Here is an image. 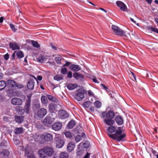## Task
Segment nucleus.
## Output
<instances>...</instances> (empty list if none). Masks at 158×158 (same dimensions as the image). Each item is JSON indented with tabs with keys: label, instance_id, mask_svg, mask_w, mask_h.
Wrapping results in <instances>:
<instances>
[{
	"label": "nucleus",
	"instance_id": "69168bd1",
	"mask_svg": "<svg viewBox=\"0 0 158 158\" xmlns=\"http://www.w3.org/2000/svg\"><path fill=\"white\" fill-rule=\"evenodd\" d=\"M27 56H26L25 58L24 59V62H25V63H24V65H26L27 64Z\"/></svg>",
	"mask_w": 158,
	"mask_h": 158
},
{
	"label": "nucleus",
	"instance_id": "3c124183",
	"mask_svg": "<svg viewBox=\"0 0 158 158\" xmlns=\"http://www.w3.org/2000/svg\"><path fill=\"white\" fill-rule=\"evenodd\" d=\"M67 77L69 78H71L72 77V73L71 72H70L68 73Z\"/></svg>",
	"mask_w": 158,
	"mask_h": 158
},
{
	"label": "nucleus",
	"instance_id": "f704fd0d",
	"mask_svg": "<svg viewBox=\"0 0 158 158\" xmlns=\"http://www.w3.org/2000/svg\"><path fill=\"white\" fill-rule=\"evenodd\" d=\"M94 106L97 108H100L101 106L102 103L99 101H97L94 103Z\"/></svg>",
	"mask_w": 158,
	"mask_h": 158
},
{
	"label": "nucleus",
	"instance_id": "393cba45",
	"mask_svg": "<svg viewBox=\"0 0 158 158\" xmlns=\"http://www.w3.org/2000/svg\"><path fill=\"white\" fill-rule=\"evenodd\" d=\"M9 85L6 84L5 81H0V90H2L5 87H6V88L9 87Z\"/></svg>",
	"mask_w": 158,
	"mask_h": 158
},
{
	"label": "nucleus",
	"instance_id": "c85d7f7f",
	"mask_svg": "<svg viewBox=\"0 0 158 158\" xmlns=\"http://www.w3.org/2000/svg\"><path fill=\"white\" fill-rule=\"evenodd\" d=\"M10 48H12L13 50H14L19 49L20 47L16 43H12L10 42Z\"/></svg>",
	"mask_w": 158,
	"mask_h": 158
},
{
	"label": "nucleus",
	"instance_id": "20e7f679",
	"mask_svg": "<svg viewBox=\"0 0 158 158\" xmlns=\"http://www.w3.org/2000/svg\"><path fill=\"white\" fill-rule=\"evenodd\" d=\"M111 28L114 32L117 35L127 37L128 35H130L129 33H127L126 34L125 31L116 26L112 25Z\"/></svg>",
	"mask_w": 158,
	"mask_h": 158
},
{
	"label": "nucleus",
	"instance_id": "0e129e2a",
	"mask_svg": "<svg viewBox=\"0 0 158 158\" xmlns=\"http://www.w3.org/2000/svg\"><path fill=\"white\" fill-rule=\"evenodd\" d=\"M89 110L91 111L94 112V106H91L89 108Z\"/></svg>",
	"mask_w": 158,
	"mask_h": 158
},
{
	"label": "nucleus",
	"instance_id": "49530a36",
	"mask_svg": "<svg viewBox=\"0 0 158 158\" xmlns=\"http://www.w3.org/2000/svg\"><path fill=\"white\" fill-rule=\"evenodd\" d=\"M19 113L20 114H23L25 112L24 109H23L22 107H20L18 109Z\"/></svg>",
	"mask_w": 158,
	"mask_h": 158
},
{
	"label": "nucleus",
	"instance_id": "864d4df0",
	"mask_svg": "<svg viewBox=\"0 0 158 158\" xmlns=\"http://www.w3.org/2000/svg\"><path fill=\"white\" fill-rule=\"evenodd\" d=\"M88 94L89 96H92L94 95V93L91 90H89L88 91Z\"/></svg>",
	"mask_w": 158,
	"mask_h": 158
},
{
	"label": "nucleus",
	"instance_id": "7ed1b4c3",
	"mask_svg": "<svg viewBox=\"0 0 158 158\" xmlns=\"http://www.w3.org/2000/svg\"><path fill=\"white\" fill-rule=\"evenodd\" d=\"M55 118L52 114H49L42 121L44 125L47 127L50 126L54 122Z\"/></svg>",
	"mask_w": 158,
	"mask_h": 158
},
{
	"label": "nucleus",
	"instance_id": "8fccbe9b",
	"mask_svg": "<svg viewBox=\"0 0 158 158\" xmlns=\"http://www.w3.org/2000/svg\"><path fill=\"white\" fill-rule=\"evenodd\" d=\"M9 57V55L8 53H6L4 56V58L6 60H8Z\"/></svg>",
	"mask_w": 158,
	"mask_h": 158
},
{
	"label": "nucleus",
	"instance_id": "052dcab7",
	"mask_svg": "<svg viewBox=\"0 0 158 158\" xmlns=\"http://www.w3.org/2000/svg\"><path fill=\"white\" fill-rule=\"evenodd\" d=\"M93 81L95 83H99L98 81L96 78H93Z\"/></svg>",
	"mask_w": 158,
	"mask_h": 158
},
{
	"label": "nucleus",
	"instance_id": "bf43d9fd",
	"mask_svg": "<svg viewBox=\"0 0 158 158\" xmlns=\"http://www.w3.org/2000/svg\"><path fill=\"white\" fill-rule=\"evenodd\" d=\"M3 120L7 122L9 121V118L7 117H3Z\"/></svg>",
	"mask_w": 158,
	"mask_h": 158
},
{
	"label": "nucleus",
	"instance_id": "ddd939ff",
	"mask_svg": "<svg viewBox=\"0 0 158 158\" xmlns=\"http://www.w3.org/2000/svg\"><path fill=\"white\" fill-rule=\"evenodd\" d=\"M11 102L12 104L16 105H21L23 103V101L21 99L14 98L11 99Z\"/></svg>",
	"mask_w": 158,
	"mask_h": 158
},
{
	"label": "nucleus",
	"instance_id": "f03ea898",
	"mask_svg": "<svg viewBox=\"0 0 158 158\" xmlns=\"http://www.w3.org/2000/svg\"><path fill=\"white\" fill-rule=\"evenodd\" d=\"M86 93V91L84 89L80 88L76 91L75 98L78 101H81L84 97V94Z\"/></svg>",
	"mask_w": 158,
	"mask_h": 158
},
{
	"label": "nucleus",
	"instance_id": "6e6552de",
	"mask_svg": "<svg viewBox=\"0 0 158 158\" xmlns=\"http://www.w3.org/2000/svg\"><path fill=\"white\" fill-rule=\"evenodd\" d=\"M41 138L45 141H50L52 139L53 136L51 134L45 132L41 136Z\"/></svg>",
	"mask_w": 158,
	"mask_h": 158
},
{
	"label": "nucleus",
	"instance_id": "37998d69",
	"mask_svg": "<svg viewBox=\"0 0 158 158\" xmlns=\"http://www.w3.org/2000/svg\"><path fill=\"white\" fill-rule=\"evenodd\" d=\"M64 135L65 136L68 138H70L72 137L71 133L69 131H66L65 132Z\"/></svg>",
	"mask_w": 158,
	"mask_h": 158
},
{
	"label": "nucleus",
	"instance_id": "5701e85b",
	"mask_svg": "<svg viewBox=\"0 0 158 158\" xmlns=\"http://www.w3.org/2000/svg\"><path fill=\"white\" fill-rule=\"evenodd\" d=\"M85 136V134L82 133L81 135H78L76 136L75 138V141L78 143L81 140L83 137Z\"/></svg>",
	"mask_w": 158,
	"mask_h": 158
},
{
	"label": "nucleus",
	"instance_id": "423d86ee",
	"mask_svg": "<svg viewBox=\"0 0 158 158\" xmlns=\"http://www.w3.org/2000/svg\"><path fill=\"white\" fill-rule=\"evenodd\" d=\"M102 116L104 118L107 119H112L115 116V114L113 110H110L107 112H103Z\"/></svg>",
	"mask_w": 158,
	"mask_h": 158
},
{
	"label": "nucleus",
	"instance_id": "1a4fd4ad",
	"mask_svg": "<svg viewBox=\"0 0 158 158\" xmlns=\"http://www.w3.org/2000/svg\"><path fill=\"white\" fill-rule=\"evenodd\" d=\"M55 142L56 147L59 148H62L64 145V141L59 137L56 136L55 138Z\"/></svg>",
	"mask_w": 158,
	"mask_h": 158
},
{
	"label": "nucleus",
	"instance_id": "b1692460",
	"mask_svg": "<svg viewBox=\"0 0 158 158\" xmlns=\"http://www.w3.org/2000/svg\"><path fill=\"white\" fill-rule=\"evenodd\" d=\"M104 122L108 126L112 125L114 123V121L112 119L106 118Z\"/></svg>",
	"mask_w": 158,
	"mask_h": 158
},
{
	"label": "nucleus",
	"instance_id": "79ce46f5",
	"mask_svg": "<svg viewBox=\"0 0 158 158\" xmlns=\"http://www.w3.org/2000/svg\"><path fill=\"white\" fill-rule=\"evenodd\" d=\"M61 58L59 57H56L55 58V61L58 64H61Z\"/></svg>",
	"mask_w": 158,
	"mask_h": 158
},
{
	"label": "nucleus",
	"instance_id": "c9c22d12",
	"mask_svg": "<svg viewBox=\"0 0 158 158\" xmlns=\"http://www.w3.org/2000/svg\"><path fill=\"white\" fill-rule=\"evenodd\" d=\"M16 55L18 58H21L24 56L23 53L21 51H19L16 52Z\"/></svg>",
	"mask_w": 158,
	"mask_h": 158
},
{
	"label": "nucleus",
	"instance_id": "4d7b16f0",
	"mask_svg": "<svg viewBox=\"0 0 158 158\" xmlns=\"http://www.w3.org/2000/svg\"><path fill=\"white\" fill-rule=\"evenodd\" d=\"M71 64V63L65 61V63L64 64L63 66H68Z\"/></svg>",
	"mask_w": 158,
	"mask_h": 158
},
{
	"label": "nucleus",
	"instance_id": "f3484780",
	"mask_svg": "<svg viewBox=\"0 0 158 158\" xmlns=\"http://www.w3.org/2000/svg\"><path fill=\"white\" fill-rule=\"evenodd\" d=\"M35 82L32 79L29 80L27 84V87L28 89L32 90L33 89L34 86Z\"/></svg>",
	"mask_w": 158,
	"mask_h": 158
},
{
	"label": "nucleus",
	"instance_id": "ea45409f",
	"mask_svg": "<svg viewBox=\"0 0 158 158\" xmlns=\"http://www.w3.org/2000/svg\"><path fill=\"white\" fill-rule=\"evenodd\" d=\"M54 79L57 81H60L63 79V77L60 75H57L54 76Z\"/></svg>",
	"mask_w": 158,
	"mask_h": 158
},
{
	"label": "nucleus",
	"instance_id": "2f4dec72",
	"mask_svg": "<svg viewBox=\"0 0 158 158\" xmlns=\"http://www.w3.org/2000/svg\"><path fill=\"white\" fill-rule=\"evenodd\" d=\"M47 97L48 99L53 102H58V100L55 97L51 95H47Z\"/></svg>",
	"mask_w": 158,
	"mask_h": 158
},
{
	"label": "nucleus",
	"instance_id": "72a5a7b5",
	"mask_svg": "<svg viewBox=\"0 0 158 158\" xmlns=\"http://www.w3.org/2000/svg\"><path fill=\"white\" fill-rule=\"evenodd\" d=\"M83 152V151L82 150V148H79V146L78 145L77 148V156H81Z\"/></svg>",
	"mask_w": 158,
	"mask_h": 158
},
{
	"label": "nucleus",
	"instance_id": "2eb2a0df",
	"mask_svg": "<svg viewBox=\"0 0 158 158\" xmlns=\"http://www.w3.org/2000/svg\"><path fill=\"white\" fill-rule=\"evenodd\" d=\"M73 76L76 80H79L81 81H82L84 78V76L82 74L78 73H73Z\"/></svg>",
	"mask_w": 158,
	"mask_h": 158
},
{
	"label": "nucleus",
	"instance_id": "f8f14e48",
	"mask_svg": "<svg viewBox=\"0 0 158 158\" xmlns=\"http://www.w3.org/2000/svg\"><path fill=\"white\" fill-rule=\"evenodd\" d=\"M46 155L50 156L53 153V150L51 148L45 147L43 148Z\"/></svg>",
	"mask_w": 158,
	"mask_h": 158
},
{
	"label": "nucleus",
	"instance_id": "e2e57ef3",
	"mask_svg": "<svg viewBox=\"0 0 158 158\" xmlns=\"http://www.w3.org/2000/svg\"><path fill=\"white\" fill-rule=\"evenodd\" d=\"M154 21L157 24V26L158 27V18H154Z\"/></svg>",
	"mask_w": 158,
	"mask_h": 158
},
{
	"label": "nucleus",
	"instance_id": "c756f323",
	"mask_svg": "<svg viewBox=\"0 0 158 158\" xmlns=\"http://www.w3.org/2000/svg\"><path fill=\"white\" fill-rule=\"evenodd\" d=\"M37 59L38 61L39 62L42 63L44 61H46L47 60V57L45 56H40Z\"/></svg>",
	"mask_w": 158,
	"mask_h": 158
},
{
	"label": "nucleus",
	"instance_id": "a211bd4d",
	"mask_svg": "<svg viewBox=\"0 0 158 158\" xmlns=\"http://www.w3.org/2000/svg\"><path fill=\"white\" fill-rule=\"evenodd\" d=\"M115 120L118 125H122L123 123V118L120 116L117 115L115 117Z\"/></svg>",
	"mask_w": 158,
	"mask_h": 158
},
{
	"label": "nucleus",
	"instance_id": "4be33fe9",
	"mask_svg": "<svg viewBox=\"0 0 158 158\" xmlns=\"http://www.w3.org/2000/svg\"><path fill=\"white\" fill-rule=\"evenodd\" d=\"M75 147V145L74 143H73L72 142H70L68 144L67 146V151L69 152H70L72 151L74 149Z\"/></svg>",
	"mask_w": 158,
	"mask_h": 158
},
{
	"label": "nucleus",
	"instance_id": "cd10ccee",
	"mask_svg": "<svg viewBox=\"0 0 158 158\" xmlns=\"http://www.w3.org/2000/svg\"><path fill=\"white\" fill-rule=\"evenodd\" d=\"M77 85L76 84H69L67 86L68 89L70 90H72L77 88Z\"/></svg>",
	"mask_w": 158,
	"mask_h": 158
},
{
	"label": "nucleus",
	"instance_id": "f257e3e1",
	"mask_svg": "<svg viewBox=\"0 0 158 158\" xmlns=\"http://www.w3.org/2000/svg\"><path fill=\"white\" fill-rule=\"evenodd\" d=\"M107 131V134L110 138L118 141H121L126 136L125 134H122V130L120 127L116 130L115 127L110 126L108 128Z\"/></svg>",
	"mask_w": 158,
	"mask_h": 158
},
{
	"label": "nucleus",
	"instance_id": "09e8293b",
	"mask_svg": "<svg viewBox=\"0 0 158 158\" xmlns=\"http://www.w3.org/2000/svg\"><path fill=\"white\" fill-rule=\"evenodd\" d=\"M150 30L151 31L158 33V29L156 28L151 27L150 28Z\"/></svg>",
	"mask_w": 158,
	"mask_h": 158
},
{
	"label": "nucleus",
	"instance_id": "9d476101",
	"mask_svg": "<svg viewBox=\"0 0 158 158\" xmlns=\"http://www.w3.org/2000/svg\"><path fill=\"white\" fill-rule=\"evenodd\" d=\"M58 116L60 118L64 119L68 118L69 114L65 110H62L59 111Z\"/></svg>",
	"mask_w": 158,
	"mask_h": 158
},
{
	"label": "nucleus",
	"instance_id": "a19ab883",
	"mask_svg": "<svg viewBox=\"0 0 158 158\" xmlns=\"http://www.w3.org/2000/svg\"><path fill=\"white\" fill-rule=\"evenodd\" d=\"M31 44L33 46L37 48H39L40 47L39 44L37 42L35 41L32 40L31 41Z\"/></svg>",
	"mask_w": 158,
	"mask_h": 158
},
{
	"label": "nucleus",
	"instance_id": "7c9ffc66",
	"mask_svg": "<svg viewBox=\"0 0 158 158\" xmlns=\"http://www.w3.org/2000/svg\"><path fill=\"white\" fill-rule=\"evenodd\" d=\"M76 124V123L74 120H71L67 125L69 129L73 128Z\"/></svg>",
	"mask_w": 158,
	"mask_h": 158
},
{
	"label": "nucleus",
	"instance_id": "39448f33",
	"mask_svg": "<svg viewBox=\"0 0 158 158\" xmlns=\"http://www.w3.org/2000/svg\"><path fill=\"white\" fill-rule=\"evenodd\" d=\"M31 95H28L27 96V99L26 101L24 107L25 112L27 114H29L31 108Z\"/></svg>",
	"mask_w": 158,
	"mask_h": 158
},
{
	"label": "nucleus",
	"instance_id": "680f3d73",
	"mask_svg": "<svg viewBox=\"0 0 158 158\" xmlns=\"http://www.w3.org/2000/svg\"><path fill=\"white\" fill-rule=\"evenodd\" d=\"M37 79L39 81H41L42 80V77L41 76L38 75L37 76Z\"/></svg>",
	"mask_w": 158,
	"mask_h": 158
},
{
	"label": "nucleus",
	"instance_id": "aec40b11",
	"mask_svg": "<svg viewBox=\"0 0 158 158\" xmlns=\"http://www.w3.org/2000/svg\"><path fill=\"white\" fill-rule=\"evenodd\" d=\"M70 69L74 71H78L80 70L81 68L79 65L73 64L70 65L69 67Z\"/></svg>",
	"mask_w": 158,
	"mask_h": 158
},
{
	"label": "nucleus",
	"instance_id": "603ef678",
	"mask_svg": "<svg viewBox=\"0 0 158 158\" xmlns=\"http://www.w3.org/2000/svg\"><path fill=\"white\" fill-rule=\"evenodd\" d=\"M101 85L102 86L105 90L107 91H108L107 90L108 89V88L104 84L102 83L101 84Z\"/></svg>",
	"mask_w": 158,
	"mask_h": 158
},
{
	"label": "nucleus",
	"instance_id": "de8ad7c7",
	"mask_svg": "<svg viewBox=\"0 0 158 158\" xmlns=\"http://www.w3.org/2000/svg\"><path fill=\"white\" fill-rule=\"evenodd\" d=\"M10 28H11L12 30L14 32H16L17 30L15 26L11 24H10Z\"/></svg>",
	"mask_w": 158,
	"mask_h": 158
},
{
	"label": "nucleus",
	"instance_id": "58836bf2",
	"mask_svg": "<svg viewBox=\"0 0 158 158\" xmlns=\"http://www.w3.org/2000/svg\"><path fill=\"white\" fill-rule=\"evenodd\" d=\"M68 156L69 155L67 152H63L60 153V158H68Z\"/></svg>",
	"mask_w": 158,
	"mask_h": 158
},
{
	"label": "nucleus",
	"instance_id": "c03bdc74",
	"mask_svg": "<svg viewBox=\"0 0 158 158\" xmlns=\"http://www.w3.org/2000/svg\"><path fill=\"white\" fill-rule=\"evenodd\" d=\"M15 86H17V83L15 81L10 80V87Z\"/></svg>",
	"mask_w": 158,
	"mask_h": 158
},
{
	"label": "nucleus",
	"instance_id": "6e6d98bb",
	"mask_svg": "<svg viewBox=\"0 0 158 158\" xmlns=\"http://www.w3.org/2000/svg\"><path fill=\"white\" fill-rule=\"evenodd\" d=\"M14 143L16 145H18L20 143V141L19 140H16L15 141L14 140Z\"/></svg>",
	"mask_w": 158,
	"mask_h": 158
},
{
	"label": "nucleus",
	"instance_id": "4c0bfd02",
	"mask_svg": "<svg viewBox=\"0 0 158 158\" xmlns=\"http://www.w3.org/2000/svg\"><path fill=\"white\" fill-rule=\"evenodd\" d=\"M91 103L90 101H86L83 103L82 105L84 107L87 108L89 107Z\"/></svg>",
	"mask_w": 158,
	"mask_h": 158
},
{
	"label": "nucleus",
	"instance_id": "774afa93",
	"mask_svg": "<svg viewBox=\"0 0 158 158\" xmlns=\"http://www.w3.org/2000/svg\"><path fill=\"white\" fill-rule=\"evenodd\" d=\"M3 20V18L2 17H1L0 18V23H2Z\"/></svg>",
	"mask_w": 158,
	"mask_h": 158
},
{
	"label": "nucleus",
	"instance_id": "e433bc0d",
	"mask_svg": "<svg viewBox=\"0 0 158 158\" xmlns=\"http://www.w3.org/2000/svg\"><path fill=\"white\" fill-rule=\"evenodd\" d=\"M9 154V151L6 150H4L2 151V152L1 153V155H3L5 157L8 156Z\"/></svg>",
	"mask_w": 158,
	"mask_h": 158
},
{
	"label": "nucleus",
	"instance_id": "bb28decb",
	"mask_svg": "<svg viewBox=\"0 0 158 158\" xmlns=\"http://www.w3.org/2000/svg\"><path fill=\"white\" fill-rule=\"evenodd\" d=\"M38 154L40 157L44 158H45L46 157V155H45L44 148H43L42 149L38 151Z\"/></svg>",
	"mask_w": 158,
	"mask_h": 158
},
{
	"label": "nucleus",
	"instance_id": "473e14b6",
	"mask_svg": "<svg viewBox=\"0 0 158 158\" xmlns=\"http://www.w3.org/2000/svg\"><path fill=\"white\" fill-rule=\"evenodd\" d=\"M41 101L44 104H46L48 103V100L47 97L44 95L42 96L41 98Z\"/></svg>",
	"mask_w": 158,
	"mask_h": 158
},
{
	"label": "nucleus",
	"instance_id": "4468645a",
	"mask_svg": "<svg viewBox=\"0 0 158 158\" xmlns=\"http://www.w3.org/2000/svg\"><path fill=\"white\" fill-rule=\"evenodd\" d=\"M57 105L53 103H50L48 106L49 111L50 113H52L56 110Z\"/></svg>",
	"mask_w": 158,
	"mask_h": 158
},
{
	"label": "nucleus",
	"instance_id": "412c9836",
	"mask_svg": "<svg viewBox=\"0 0 158 158\" xmlns=\"http://www.w3.org/2000/svg\"><path fill=\"white\" fill-rule=\"evenodd\" d=\"M78 145L79 148H88L89 147L90 143L86 141L84 143H81Z\"/></svg>",
	"mask_w": 158,
	"mask_h": 158
},
{
	"label": "nucleus",
	"instance_id": "6ab92c4d",
	"mask_svg": "<svg viewBox=\"0 0 158 158\" xmlns=\"http://www.w3.org/2000/svg\"><path fill=\"white\" fill-rule=\"evenodd\" d=\"M24 117L23 116H20L15 115V118L16 122L19 124L23 122L24 120Z\"/></svg>",
	"mask_w": 158,
	"mask_h": 158
},
{
	"label": "nucleus",
	"instance_id": "338daca9",
	"mask_svg": "<svg viewBox=\"0 0 158 158\" xmlns=\"http://www.w3.org/2000/svg\"><path fill=\"white\" fill-rule=\"evenodd\" d=\"M16 51H15L13 53V54L12 55V58L13 60L14 59L15 57V53H16Z\"/></svg>",
	"mask_w": 158,
	"mask_h": 158
},
{
	"label": "nucleus",
	"instance_id": "a878e982",
	"mask_svg": "<svg viewBox=\"0 0 158 158\" xmlns=\"http://www.w3.org/2000/svg\"><path fill=\"white\" fill-rule=\"evenodd\" d=\"M23 131V129L22 127H18L16 128L14 131V132L15 135H19Z\"/></svg>",
	"mask_w": 158,
	"mask_h": 158
},
{
	"label": "nucleus",
	"instance_id": "13d9d810",
	"mask_svg": "<svg viewBox=\"0 0 158 158\" xmlns=\"http://www.w3.org/2000/svg\"><path fill=\"white\" fill-rule=\"evenodd\" d=\"M90 153L87 152V154L84 156L83 158H89Z\"/></svg>",
	"mask_w": 158,
	"mask_h": 158
},
{
	"label": "nucleus",
	"instance_id": "a18cd8bd",
	"mask_svg": "<svg viewBox=\"0 0 158 158\" xmlns=\"http://www.w3.org/2000/svg\"><path fill=\"white\" fill-rule=\"evenodd\" d=\"M67 72V69L65 68H62L61 69V73L64 75Z\"/></svg>",
	"mask_w": 158,
	"mask_h": 158
},
{
	"label": "nucleus",
	"instance_id": "9b49d317",
	"mask_svg": "<svg viewBox=\"0 0 158 158\" xmlns=\"http://www.w3.org/2000/svg\"><path fill=\"white\" fill-rule=\"evenodd\" d=\"M62 125L60 122H56L52 126V129L56 131H60L62 127Z\"/></svg>",
	"mask_w": 158,
	"mask_h": 158
},
{
	"label": "nucleus",
	"instance_id": "5fc2aeb1",
	"mask_svg": "<svg viewBox=\"0 0 158 158\" xmlns=\"http://www.w3.org/2000/svg\"><path fill=\"white\" fill-rule=\"evenodd\" d=\"M50 46L53 49H54L55 50H57L56 47L54 46L52 43H50Z\"/></svg>",
	"mask_w": 158,
	"mask_h": 158
},
{
	"label": "nucleus",
	"instance_id": "dca6fc26",
	"mask_svg": "<svg viewBox=\"0 0 158 158\" xmlns=\"http://www.w3.org/2000/svg\"><path fill=\"white\" fill-rule=\"evenodd\" d=\"M117 6L121 10H125L127 9V6L125 4L120 1H117L116 2Z\"/></svg>",
	"mask_w": 158,
	"mask_h": 158
},
{
	"label": "nucleus",
	"instance_id": "0eeeda50",
	"mask_svg": "<svg viewBox=\"0 0 158 158\" xmlns=\"http://www.w3.org/2000/svg\"><path fill=\"white\" fill-rule=\"evenodd\" d=\"M47 111L46 109L44 108H41L35 114V115L40 118H43L47 114Z\"/></svg>",
	"mask_w": 158,
	"mask_h": 158
}]
</instances>
